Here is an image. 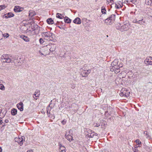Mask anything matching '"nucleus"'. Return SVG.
<instances>
[{
  "label": "nucleus",
  "instance_id": "21",
  "mask_svg": "<svg viewBox=\"0 0 152 152\" xmlns=\"http://www.w3.org/2000/svg\"><path fill=\"white\" fill-rule=\"evenodd\" d=\"M118 59H115L112 62L111 64V66H113L114 65H118Z\"/></svg>",
  "mask_w": 152,
  "mask_h": 152
},
{
  "label": "nucleus",
  "instance_id": "26",
  "mask_svg": "<svg viewBox=\"0 0 152 152\" xmlns=\"http://www.w3.org/2000/svg\"><path fill=\"white\" fill-rule=\"evenodd\" d=\"M47 23L49 24H53V21L51 18L48 19L47 20Z\"/></svg>",
  "mask_w": 152,
  "mask_h": 152
},
{
  "label": "nucleus",
  "instance_id": "20",
  "mask_svg": "<svg viewBox=\"0 0 152 152\" xmlns=\"http://www.w3.org/2000/svg\"><path fill=\"white\" fill-rule=\"evenodd\" d=\"M64 20L65 22L68 23H69L71 22V20L67 17H65L64 18Z\"/></svg>",
  "mask_w": 152,
  "mask_h": 152
},
{
  "label": "nucleus",
  "instance_id": "2",
  "mask_svg": "<svg viewBox=\"0 0 152 152\" xmlns=\"http://www.w3.org/2000/svg\"><path fill=\"white\" fill-rule=\"evenodd\" d=\"M116 28L121 31H126L128 29L127 25L125 24L118 23L116 26Z\"/></svg>",
  "mask_w": 152,
  "mask_h": 152
},
{
  "label": "nucleus",
  "instance_id": "41",
  "mask_svg": "<svg viewBox=\"0 0 152 152\" xmlns=\"http://www.w3.org/2000/svg\"><path fill=\"white\" fill-rule=\"evenodd\" d=\"M130 1L133 3H134L136 2V0H130Z\"/></svg>",
  "mask_w": 152,
  "mask_h": 152
},
{
  "label": "nucleus",
  "instance_id": "12",
  "mask_svg": "<svg viewBox=\"0 0 152 152\" xmlns=\"http://www.w3.org/2000/svg\"><path fill=\"white\" fill-rule=\"evenodd\" d=\"M50 104L49 105V106L48 107H47V113L48 115V116L49 117H50L51 118H52V119H54L55 118V116L54 115H52L50 117V115L49 114H50Z\"/></svg>",
  "mask_w": 152,
  "mask_h": 152
},
{
  "label": "nucleus",
  "instance_id": "1",
  "mask_svg": "<svg viewBox=\"0 0 152 152\" xmlns=\"http://www.w3.org/2000/svg\"><path fill=\"white\" fill-rule=\"evenodd\" d=\"M42 36L44 39L49 41H53L54 34L49 31L44 32L41 33Z\"/></svg>",
  "mask_w": 152,
  "mask_h": 152
},
{
  "label": "nucleus",
  "instance_id": "4",
  "mask_svg": "<svg viewBox=\"0 0 152 152\" xmlns=\"http://www.w3.org/2000/svg\"><path fill=\"white\" fill-rule=\"evenodd\" d=\"M40 50H39V53L41 55L46 56L50 53V52L48 50L47 46L42 47L40 48Z\"/></svg>",
  "mask_w": 152,
  "mask_h": 152
},
{
  "label": "nucleus",
  "instance_id": "37",
  "mask_svg": "<svg viewBox=\"0 0 152 152\" xmlns=\"http://www.w3.org/2000/svg\"><path fill=\"white\" fill-rule=\"evenodd\" d=\"M113 0H107V2L108 3H111V4H113L114 2L113 1Z\"/></svg>",
  "mask_w": 152,
  "mask_h": 152
},
{
  "label": "nucleus",
  "instance_id": "47",
  "mask_svg": "<svg viewBox=\"0 0 152 152\" xmlns=\"http://www.w3.org/2000/svg\"><path fill=\"white\" fill-rule=\"evenodd\" d=\"M2 149L1 147H0V152H2Z\"/></svg>",
  "mask_w": 152,
  "mask_h": 152
},
{
  "label": "nucleus",
  "instance_id": "5",
  "mask_svg": "<svg viewBox=\"0 0 152 152\" xmlns=\"http://www.w3.org/2000/svg\"><path fill=\"white\" fill-rule=\"evenodd\" d=\"M72 131L70 129L68 132H66L65 134V138L69 141H71L73 140Z\"/></svg>",
  "mask_w": 152,
  "mask_h": 152
},
{
  "label": "nucleus",
  "instance_id": "15",
  "mask_svg": "<svg viewBox=\"0 0 152 152\" xmlns=\"http://www.w3.org/2000/svg\"><path fill=\"white\" fill-rule=\"evenodd\" d=\"M21 8L19 6H16L14 9V11L16 12H19L22 11Z\"/></svg>",
  "mask_w": 152,
  "mask_h": 152
},
{
  "label": "nucleus",
  "instance_id": "42",
  "mask_svg": "<svg viewBox=\"0 0 152 152\" xmlns=\"http://www.w3.org/2000/svg\"><path fill=\"white\" fill-rule=\"evenodd\" d=\"M100 125L99 124H96L94 126V127H98L100 126Z\"/></svg>",
  "mask_w": 152,
  "mask_h": 152
},
{
  "label": "nucleus",
  "instance_id": "23",
  "mask_svg": "<svg viewBox=\"0 0 152 152\" xmlns=\"http://www.w3.org/2000/svg\"><path fill=\"white\" fill-rule=\"evenodd\" d=\"M91 72V70L90 69L88 70H84L83 71V73H85L86 75H83V77H86V76H87L89 73Z\"/></svg>",
  "mask_w": 152,
  "mask_h": 152
},
{
  "label": "nucleus",
  "instance_id": "49",
  "mask_svg": "<svg viewBox=\"0 0 152 152\" xmlns=\"http://www.w3.org/2000/svg\"><path fill=\"white\" fill-rule=\"evenodd\" d=\"M138 22V21L136 20V21H135V22L134 23H137Z\"/></svg>",
  "mask_w": 152,
  "mask_h": 152
},
{
  "label": "nucleus",
  "instance_id": "35",
  "mask_svg": "<svg viewBox=\"0 0 152 152\" xmlns=\"http://www.w3.org/2000/svg\"><path fill=\"white\" fill-rule=\"evenodd\" d=\"M115 73H117L120 72V69L118 68V69H116L115 71H113Z\"/></svg>",
  "mask_w": 152,
  "mask_h": 152
},
{
  "label": "nucleus",
  "instance_id": "11",
  "mask_svg": "<svg viewBox=\"0 0 152 152\" xmlns=\"http://www.w3.org/2000/svg\"><path fill=\"white\" fill-rule=\"evenodd\" d=\"M18 109L20 111H23V104L22 102H20L17 105Z\"/></svg>",
  "mask_w": 152,
  "mask_h": 152
},
{
  "label": "nucleus",
  "instance_id": "36",
  "mask_svg": "<svg viewBox=\"0 0 152 152\" xmlns=\"http://www.w3.org/2000/svg\"><path fill=\"white\" fill-rule=\"evenodd\" d=\"M39 42L40 44H43L44 42V41L42 38H40L39 39Z\"/></svg>",
  "mask_w": 152,
  "mask_h": 152
},
{
  "label": "nucleus",
  "instance_id": "6",
  "mask_svg": "<svg viewBox=\"0 0 152 152\" xmlns=\"http://www.w3.org/2000/svg\"><path fill=\"white\" fill-rule=\"evenodd\" d=\"M2 62L3 63H10L11 62V60L8 55L7 54H4L1 57Z\"/></svg>",
  "mask_w": 152,
  "mask_h": 152
},
{
  "label": "nucleus",
  "instance_id": "22",
  "mask_svg": "<svg viewBox=\"0 0 152 152\" xmlns=\"http://www.w3.org/2000/svg\"><path fill=\"white\" fill-rule=\"evenodd\" d=\"M56 17L57 18H58L59 19H63L64 18V16L63 15H62L61 14L57 13L56 14Z\"/></svg>",
  "mask_w": 152,
  "mask_h": 152
},
{
  "label": "nucleus",
  "instance_id": "18",
  "mask_svg": "<svg viewBox=\"0 0 152 152\" xmlns=\"http://www.w3.org/2000/svg\"><path fill=\"white\" fill-rule=\"evenodd\" d=\"M118 68H119V67L117 65L113 66H111L110 68V71L112 72H113L115 71L116 69H118Z\"/></svg>",
  "mask_w": 152,
  "mask_h": 152
},
{
  "label": "nucleus",
  "instance_id": "31",
  "mask_svg": "<svg viewBox=\"0 0 152 152\" xmlns=\"http://www.w3.org/2000/svg\"><path fill=\"white\" fill-rule=\"evenodd\" d=\"M2 35L5 38H7L9 36V35L8 33H4L2 34Z\"/></svg>",
  "mask_w": 152,
  "mask_h": 152
},
{
  "label": "nucleus",
  "instance_id": "46",
  "mask_svg": "<svg viewBox=\"0 0 152 152\" xmlns=\"http://www.w3.org/2000/svg\"><path fill=\"white\" fill-rule=\"evenodd\" d=\"M27 152H34L32 150H29L27 151Z\"/></svg>",
  "mask_w": 152,
  "mask_h": 152
},
{
  "label": "nucleus",
  "instance_id": "13",
  "mask_svg": "<svg viewBox=\"0 0 152 152\" xmlns=\"http://www.w3.org/2000/svg\"><path fill=\"white\" fill-rule=\"evenodd\" d=\"M14 14L12 12H9L4 15V17L6 18H10L14 16Z\"/></svg>",
  "mask_w": 152,
  "mask_h": 152
},
{
  "label": "nucleus",
  "instance_id": "19",
  "mask_svg": "<svg viewBox=\"0 0 152 152\" xmlns=\"http://www.w3.org/2000/svg\"><path fill=\"white\" fill-rule=\"evenodd\" d=\"M144 134L146 136V138L148 139H151V136L150 135L149 133L147 131H145L144 132Z\"/></svg>",
  "mask_w": 152,
  "mask_h": 152
},
{
  "label": "nucleus",
  "instance_id": "48",
  "mask_svg": "<svg viewBox=\"0 0 152 152\" xmlns=\"http://www.w3.org/2000/svg\"><path fill=\"white\" fill-rule=\"evenodd\" d=\"M5 122L6 123H7L8 122V120H5Z\"/></svg>",
  "mask_w": 152,
  "mask_h": 152
},
{
  "label": "nucleus",
  "instance_id": "7",
  "mask_svg": "<svg viewBox=\"0 0 152 152\" xmlns=\"http://www.w3.org/2000/svg\"><path fill=\"white\" fill-rule=\"evenodd\" d=\"M120 95L121 96L128 97L129 95L130 92L126 89L123 88L121 91Z\"/></svg>",
  "mask_w": 152,
  "mask_h": 152
},
{
  "label": "nucleus",
  "instance_id": "33",
  "mask_svg": "<svg viewBox=\"0 0 152 152\" xmlns=\"http://www.w3.org/2000/svg\"><path fill=\"white\" fill-rule=\"evenodd\" d=\"M0 89L2 90H5L4 86L2 84H0Z\"/></svg>",
  "mask_w": 152,
  "mask_h": 152
},
{
  "label": "nucleus",
  "instance_id": "27",
  "mask_svg": "<svg viewBox=\"0 0 152 152\" xmlns=\"http://www.w3.org/2000/svg\"><path fill=\"white\" fill-rule=\"evenodd\" d=\"M65 148L62 145H60V149H59V152L65 151Z\"/></svg>",
  "mask_w": 152,
  "mask_h": 152
},
{
  "label": "nucleus",
  "instance_id": "34",
  "mask_svg": "<svg viewBox=\"0 0 152 152\" xmlns=\"http://www.w3.org/2000/svg\"><path fill=\"white\" fill-rule=\"evenodd\" d=\"M135 142H136L138 145L141 144V142L140 141V140L138 139L135 140Z\"/></svg>",
  "mask_w": 152,
  "mask_h": 152
},
{
  "label": "nucleus",
  "instance_id": "40",
  "mask_svg": "<svg viewBox=\"0 0 152 152\" xmlns=\"http://www.w3.org/2000/svg\"><path fill=\"white\" fill-rule=\"evenodd\" d=\"M66 121L65 120H63L61 122V123L63 125L65 124L66 123Z\"/></svg>",
  "mask_w": 152,
  "mask_h": 152
},
{
  "label": "nucleus",
  "instance_id": "44",
  "mask_svg": "<svg viewBox=\"0 0 152 152\" xmlns=\"http://www.w3.org/2000/svg\"><path fill=\"white\" fill-rule=\"evenodd\" d=\"M122 66H123V64H120L119 65H118V67H122Z\"/></svg>",
  "mask_w": 152,
  "mask_h": 152
},
{
  "label": "nucleus",
  "instance_id": "29",
  "mask_svg": "<svg viewBox=\"0 0 152 152\" xmlns=\"http://www.w3.org/2000/svg\"><path fill=\"white\" fill-rule=\"evenodd\" d=\"M101 12L103 14H105L106 12V10L104 7H102Z\"/></svg>",
  "mask_w": 152,
  "mask_h": 152
},
{
  "label": "nucleus",
  "instance_id": "50",
  "mask_svg": "<svg viewBox=\"0 0 152 152\" xmlns=\"http://www.w3.org/2000/svg\"><path fill=\"white\" fill-rule=\"evenodd\" d=\"M60 152H66V151H60Z\"/></svg>",
  "mask_w": 152,
  "mask_h": 152
},
{
  "label": "nucleus",
  "instance_id": "32",
  "mask_svg": "<svg viewBox=\"0 0 152 152\" xmlns=\"http://www.w3.org/2000/svg\"><path fill=\"white\" fill-rule=\"evenodd\" d=\"M6 8V6L4 5H0V11L1 10L5 9Z\"/></svg>",
  "mask_w": 152,
  "mask_h": 152
},
{
  "label": "nucleus",
  "instance_id": "43",
  "mask_svg": "<svg viewBox=\"0 0 152 152\" xmlns=\"http://www.w3.org/2000/svg\"><path fill=\"white\" fill-rule=\"evenodd\" d=\"M134 152H139L138 150L134 149L133 150Z\"/></svg>",
  "mask_w": 152,
  "mask_h": 152
},
{
  "label": "nucleus",
  "instance_id": "10",
  "mask_svg": "<svg viewBox=\"0 0 152 152\" xmlns=\"http://www.w3.org/2000/svg\"><path fill=\"white\" fill-rule=\"evenodd\" d=\"M46 46L48 49H49L50 51L51 52L55 51L56 48V46L54 44H50Z\"/></svg>",
  "mask_w": 152,
  "mask_h": 152
},
{
  "label": "nucleus",
  "instance_id": "17",
  "mask_svg": "<svg viewBox=\"0 0 152 152\" xmlns=\"http://www.w3.org/2000/svg\"><path fill=\"white\" fill-rule=\"evenodd\" d=\"M123 5L122 3L120 1L119 3L116 4L115 7L116 8H119L122 7Z\"/></svg>",
  "mask_w": 152,
  "mask_h": 152
},
{
  "label": "nucleus",
  "instance_id": "28",
  "mask_svg": "<svg viewBox=\"0 0 152 152\" xmlns=\"http://www.w3.org/2000/svg\"><path fill=\"white\" fill-rule=\"evenodd\" d=\"M138 23L139 24L141 25H144L145 23V21H143V19L138 20Z\"/></svg>",
  "mask_w": 152,
  "mask_h": 152
},
{
  "label": "nucleus",
  "instance_id": "30",
  "mask_svg": "<svg viewBox=\"0 0 152 152\" xmlns=\"http://www.w3.org/2000/svg\"><path fill=\"white\" fill-rule=\"evenodd\" d=\"M34 15V12L32 10L30 11L29 12V15L30 17H32Z\"/></svg>",
  "mask_w": 152,
  "mask_h": 152
},
{
  "label": "nucleus",
  "instance_id": "16",
  "mask_svg": "<svg viewBox=\"0 0 152 152\" xmlns=\"http://www.w3.org/2000/svg\"><path fill=\"white\" fill-rule=\"evenodd\" d=\"M20 37L25 42H28L29 41V39L27 36L21 35L20 36Z\"/></svg>",
  "mask_w": 152,
  "mask_h": 152
},
{
  "label": "nucleus",
  "instance_id": "24",
  "mask_svg": "<svg viewBox=\"0 0 152 152\" xmlns=\"http://www.w3.org/2000/svg\"><path fill=\"white\" fill-rule=\"evenodd\" d=\"M17 110L16 109L13 108L12 110L11 114L12 115H15L17 113Z\"/></svg>",
  "mask_w": 152,
  "mask_h": 152
},
{
  "label": "nucleus",
  "instance_id": "45",
  "mask_svg": "<svg viewBox=\"0 0 152 152\" xmlns=\"http://www.w3.org/2000/svg\"><path fill=\"white\" fill-rule=\"evenodd\" d=\"M2 123V119L1 118H0V124Z\"/></svg>",
  "mask_w": 152,
  "mask_h": 152
},
{
  "label": "nucleus",
  "instance_id": "3",
  "mask_svg": "<svg viewBox=\"0 0 152 152\" xmlns=\"http://www.w3.org/2000/svg\"><path fill=\"white\" fill-rule=\"evenodd\" d=\"M115 19V15H112L110 17L105 20L104 23L107 25H111L113 23Z\"/></svg>",
  "mask_w": 152,
  "mask_h": 152
},
{
  "label": "nucleus",
  "instance_id": "38",
  "mask_svg": "<svg viewBox=\"0 0 152 152\" xmlns=\"http://www.w3.org/2000/svg\"><path fill=\"white\" fill-rule=\"evenodd\" d=\"M40 95V93H37L36 92H35L34 95L36 97H38Z\"/></svg>",
  "mask_w": 152,
  "mask_h": 152
},
{
  "label": "nucleus",
  "instance_id": "14",
  "mask_svg": "<svg viewBox=\"0 0 152 152\" xmlns=\"http://www.w3.org/2000/svg\"><path fill=\"white\" fill-rule=\"evenodd\" d=\"M73 22L75 24H80L81 23V20L79 18L77 17L73 20Z\"/></svg>",
  "mask_w": 152,
  "mask_h": 152
},
{
  "label": "nucleus",
  "instance_id": "39",
  "mask_svg": "<svg viewBox=\"0 0 152 152\" xmlns=\"http://www.w3.org/2000/svg\"><path fill=\"white\" fill-rule=\"evenodd\" d=\"M88 135L90 137H93V136L94 135V133H92L91 134L88 133Z\"/></svg>",
  "mask_w": 152,
  "mask_h": 152
},
{
  "label": "nucleus",
  "instance_id": "51",
  "mask_svg": "<svg viewBox=\"0 0 152 152\" xmlns=\"http://www.w3.org/2000/svg\"><path fill=\"white\" fill-rule=\"evenodd\" d=\"M127 1H129V0H127Z\"/></svg>",
  "mask_w": 152,
  "mask_h": 152
},
{
  "label": "nucleus",
  "instance_id": "8",
  "mask_svg": "<svg viewBox=\"0 0 152 152\" xmlns=\"http://www.w3.org/2000/svg\"><path fill=\"white\" fill-rule=\"evenodd\" d=\"M144 63L147 65L152 66V57H147L144 61Z\"/></svg>",
  "mask_w": 152,
  "mask_h": 152
},
{
  "label": "nucleus",
  "instance_id": "9",
  "mask_svg": "<svg viewBox=\"0 0 152 152\" xmlns=\"http://www.w3.org/2000/svg\"><path fill=\"white\" fill-rule=\"evenodd\" d=\"M24 138V137H23L18 138L16 137L15 139L14 140L15 142H17L20 145H22L25 141Z\"/></svg>",
  "mask_w": 152,
  "mask_h": 152
},
{
  "label": "nucleus",
  "instance_id": "25",
  "mask_svg": "<svg viewBox=\"0 0 152 152\" xmlns=\"http://www.w3.org/2000/svg\"><path fill=\"white\" fill-rule=\"evenodd\" d=\"M145 3L148 5H151L152 4V0H146Z\"/></svg>",
  "mask_w": 152,
  "mask_h": 152
}]
</instances>
